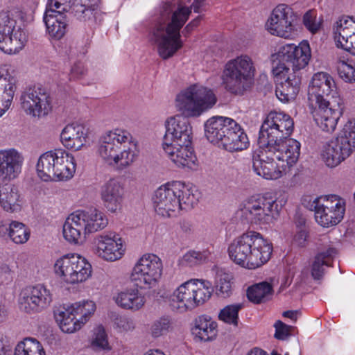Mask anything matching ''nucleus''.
Segmentation results:
<instances>
[{
  "mask_svg": "<svg viewBox=\"0 0 355 355\" xmlns=\"http://www.w3.org/2000/svg\"><path fill=\"white\" fill-rule=\"evenodd\" d=\"M208 258L207 252L189 251L181 259V264L186 266H194L204 263Z\"/></svg>",
  "mask_w": 355,
  "mask_h": 355,
  "instance_id": "nucleus-51",
  "label": "nucleus"
},
{
  "mask_svg": "<svg viewBox=\"0 0 355 355\" xmlns=\"http://www.w3.org/2000/svg\"><path fill=\"white\" fill-rule=\"evenodd\" d=\"M232 276L230 273L220 270L216 274V294L221 297H227L232 293L231 280Z\"/></svg>",
  "mask_w": 355,
  "mask_h": 355,
  "instance_id": "nucleus-48",
  "label": "nucleus"
},
{
  "mask_svg": "<svg viewBox=\"0 0 355 355\" xmlns=\"http://www.w3.org/2000/svg\"><path fill=\"white\" fill-rule=\"evenodd\" d=\"M20 101L26 113L33 116L46 115L51 109L49 94L46 89L40 87L26 88L21 94Z\"/></svg>",
  "mask_w": 355,
  "mask_h": 355,
  "instance_id": "nucleus-18",
  "label": "nucleus"
},
{
  "mask_svg": "<svg viewBox=\"0 0 355 355\" xmlns=\"http://www.w3.org/2000/svg\"><path fill=\"white\" fill-rule=\"evenodd\" d=\"M85 5L79 3H73V4L71 5L69 11L73 13L74 15L78 17V19L82 20L83 17L85 16L84 12H90L89 10H85Z\"/></svg>",
  "mask_w": 355,
  "mask_h": 355,
  "instance_id": "nucleus-57",
  "label": "nucleus"
},
{
  "mask_svg": "<svg viewBox=\"0 0 355 355\" xmlns=\"http://www.w3.org/2000/svg\"><path fill=\"white\" fill-rule=\"evenodd\" d=\"M173 330V322L171 316L164 315L155 319L150 328V333L153 338L166 335Z\"/></svg>",
  "mask_w": 355,
  "mask_h": 355,
  "instance_id": "nucleus-44",
  "label": "nucleus"
},
{
  "mask_svg": "<svg viewBox=\"0 0 355 355\" xmlns=\"http://www.w3.org/2000/svg\"><path fill=\"white\" fill-rule=\"evenodd\" d=\"M241 308V304H235L226 306L225 308L220 310L218 318L220 320H223L226 323L237 326L239 321L238 314L239 310Z\"/></svg>",
  "mask_w": 355,
  "mask_h": 355,
  "instance_id": "nucleus-50",
  "label": "nucleus"
},
{
  "mask_svg": "<svg viewBox=\"0 0 355 355\" xmlns=\"http://www.w3.org/2000/svg\"><path fill=\"white\" fill-rule=\"evenodd\" d=\"M95 309L96 305L92 301L78 302L58 309L55 312V318L62 331L73 333L81 328Z\"/></svg>",
  "mask_w": 355,
  "mask_h": 355,
  "instance_id": "nucleus-9",
  "label": "nucleus"
},
{
  "mask_svg": "<svg viewBox=\"0 0 355 355\" xmlns=\"http://www.w3.org/2000/svg\"><path fill=\"white\" fill-rule=\"evenodd\" d=\"M71 8V0H49L46 11H54L58 14H64Z\"/></svg>",
  "mask_w": 355,
  "mask_h": 355,
  "instance_id": "nucleus-53",
  "label": "nucleus"
},
{
  "mask_svg": "<svg viewBox=\"0 0 355 355\" xmlns=\"http://www.w3.org/2000/svg\"><path fill=\"white\" fill-rule=\"evenodd\" d=\"M131 134L123 129H115L103 134L99 139L98 153L102 160L111 165L116 158V155L126 144L132 142Z\"/></svg>",
  "mask_w": 355,
  "mask_h": 355,
  "instance_id": "nucleus-15",
  "label": "nucleus"
},
{
  "mask_svg": "<svg viewBox=\"0 0 355 355\" xmlns=\"http://www.w3.org/2000/svg\"><path fill=\"white\" fill-rule=\"evenodd\" d=\"M78 211L71 214L63 225V236L71 243H83L87 233Z\"/></svg>",
  "mask_w": 355,
  "mask_h": 355,
  "instance_id": "nucleus-32",
  "label": "nucleus"
},
{
  "mask_svg": "<svg viewBox=\"0 0 355 355\" xmlns=\"http://www.w3.org/2000/svg\"><path fill=\"white\" fill-rule=\"evenodd\" d=\"M297 15L286 4H279L272 10L266 26L270 34L288 38L294 29Z\"/></svg>",
  "mask_w": 355,
  "mask_h": 355,
  "instance_id": "nucleus-17",
  "label": "nucleus"
},
{
  "mask_svg": "<svg viewBox=\"0 0 355 355\" xmlns=\"http://www.w3.org/2000/svg\"><path fill=\"white\" fill-rule=\"evenodd\" d=\"M272 295V286L266 282L257 284L247 291L248 300L255 304L265 302L270 299Z\"/></svg>",
  "mask_w": 355,
  "mask_h": 355,
  "instance_id": "nucleus-42",
  "label": "nucleus"
},
{
  "mask_svg": "<svg viewBox=\"0 0 355 355\" xmlns=\"http://www.w3.org/2000/svg\"><path fill=\"white\" fill-rule=\"evenodd\" d=\"M62 150L49 151L42 155L37 162L36 169L40 179L43 181L55 180L57 160L60 158Z\"/></svg>",
  "mask_w": 355,
  "mask_h": 355,
  "instance_id": "nucleus-34",
  "label": "nucleus"
},
{
  "mask_svg": "<svg viewBox=\"0 0 355 355\" xmlns=\"http://www.w3.org/2000/svg\"><path fill=\"white\" fill-rule=\"evenodd\" d=\"M268 148L259 146L252 154V168L259 175L267 180H276L281 177L282 171L275 162L274 154L268 152Z\"/></svg>",
  "mask_w": 355,
  "mask_h": 355,
  "instance_id": "nucleus-20",
  "label": "nucleus"
},
{
  "mask_svg": "<svg viewBox=\"0 0 355 355\" xmlns=\"http://www.w3.org/2000/svg\"><path fill=\"white\" fill-rule=\"evenodd\" d=\"M24 158L15 149L0 150V178L11 180L21 173Z\"/></svg>",
  "mask_w": 355,
  "mask_h": 355,
  "instance_id": "nucleus-25",
  "label": "nucleus"
},
{
  "mask_svg": "<svg viewBox=\"0 0 355 355\" xmlns=\"http://www.w3.org/2000/svg\"><path fill=\"white\" fill-rule=\"evenodd\" d=\"M201 19L202 17L198 16L196 18L190 21L182 30V35L185 37H189L192 31L199 25Z\"/></svg>",
  "mask_w": 355,
  "mask_h": 355,
  "instance_id": "nucleus-58",
  "label": "nucleus"
},
{
  "mask_svg": "<svg viewBox=\"0 0 355 355\" xmlns=\"http://www.w3.org/2000/svg\"><path fill=\"white\" fill-rule=\"evenodd\" d=\"M52 294L44 286L39 284L24 288L19 298V309L27 313H36L49 306Z\"/></svg>",
  "mask_w": 355,
  "mask_h": 355,
  "instance_id": "nucleus-16",
  "label": "nucleus"
},
{
  "mask_svg": "<svg viewBox=\"0 0 355 355\" xmlns=\"http://www.w3.org/2000/svg\"><path fill=\"white\" fill-rule=\"evenodd\" d=\"M55 180H63L71 178L76 171L74 157L63 150L60 159L57 160Z\"/></svg>",
  "mask_w": 355,
  "mask_h": 355,
  "instance_id": "nucleus-41",
  "label": "nucleus"
},
{
  "mask_svg": "<svg viewBox=\"0 0 355 355\" xmlns=\"http://www.w3.org/2000/svg\"><path fill=\"white\" fill-rule=\"evenodd\" d=\"M163 270L161 259L155 254H145L133 268L130 278L135 286L140 288L155 286Z\"/></svg>",
  "mask_w": 355,
  "mask_h": 355,
  "instance_id": "nucleus-11",
  "label": "nucleus"
},
{
  "mask_svg": "<svg viewBox=\"0 0 355 355\" xmlns=\"http://www.w3.org/2000/svg\"><path fill=\"white\" fill-rule=\"evenodd\" d=\"M272 243L257 232L250 231L236 237L228 248L230 259L248 269L257 268L270 259Z\"/></svg>",
  "mask_w": 355,
  "mask_h": 355,
  "instance_id": "nucleus-4",
  "label": "nucleus"
},
{
  "mask_svg": "<svg viewBox=\"0 0 355 355\" xmlns=\"http://www.w3.org/2000/svg\"><path fill=\"white\" fill-rule=\"evenodd\" d=\"M233 120L231 118L220 116L209 119L205 123V133L207 140L219 147Z\"/></svg>",
  "mask_w": 355,
  "mask_h": 355,
  "instance_id": "nucleus-29",
  "label": "nucleus"
},
{
  "mask_svg": "<svg viewBox=\"0 0 355 355\" xmlns=\"http://www.w3.org/2000/svg\"><path fill=\"white\" fill-rule=\"evenodd\" d=\"M87 129L82 124H69L62 131L60 138L67 148L78 150L86 142Z\"/></svg>",
  "mask_w": 355,
  "mask_h": 355,
  "instance_id": "nucleus-31",
  "label": "nucleus"
},
{
  "mask_svg": "<svg viewBox=\"0 0 355 355\" xmlns=\"http://www.w3.org/2000/svg\"><path fill=\"white\" fill-rule=\"evenodd\" d=\"M153 200L158 215L172 217L180 210L192 208L196 204L198 198L191 188L183 182L175 181L158 188Z\"/></svg>",
  "mask_w": 355,
  "mask_h": 355,
  "instance_id": "nucleus-5",
  "label": "nucleus"
},
{
  "mask_svg": "<svg viewBox=\"0 0 355 355\" xmlns=\"http://www.w3.org/2000/svg\"><path fill=\"white\" fill-rule=\"evenodd\" d=\"M248 355H267L266 353L260 349H254L250 351Z\"/></svg>",
  "mask_w": 355,
  "mask_h": 355,
  "instance_id": "nucleus-64",
  "label": "nucleus"
},
{
  "mask_svg": "<svg viewBox=\"0 0 355 355\" xmlns=\"http://www.w3.org/2000/svg\"><path fill=\"white\" fill-rule=\"evenodd\" d=\"M204 0H194L190 7L182 6L176 1H166L160 11V21L153 31L157 51L164 59L172 57L183 46L180 29L186 23L191 9L200 12Z\"/></svg>",
  "mask_w": 355,
  "mask_h": 355,
  "instance_id": "nucleus-3",
  "label": "nucleus"
},
{
  "mask_svg": "<svg viewBox=\"0 0 355 355\" xmlns=\"http://www.w3.org/2000/svg\"><path fill=\"white\" fill-rule=\"evenodd\" d=\"M115 302L123 309L137 311L144 305L145 299L138 290H131L119 293Z\"/></svg>",
  "mask_w": 355,
  "mask_h": 355,
  "instance_id": "nucleus-39",
  "label": "nucleus"
},
{
  "mask_svg": "<svg viewBox=\"0 0 355 355\" xmlns=\"http://www.w3.org/2000/svg\"><path fill=\"white\" fill-rule=\"evenodd\" d=\"M66 15L54 11H45L43 17L49 34L56 40L61 39L66 33L67 26Z\"/></svg>",
  "mask_w": 355,
  "mask_h": 355,
  "instance_id": "nucleus-36",
  "label": "nucleus"
},
{
  "mask_svg": "<svg viewBox=\"0 0 355 355\" xmlns=\"http://www.w3.org/2000/svg\"><path fill=\"white\" fill-rule=\"evenodd\" d=\"M275 328V337L279 340H285L291 336V331L294 329L292 326L287 325L280 320H277L274 325Z\"/></svg>",
  "mask_w": 355,
  "mask_h": 355,
  "instance_id": "nucleus-55",
  "label": "nucleus"
},
{
  "mask_svg": "<svg viewBox=\"0 0 355 355\" xmlns=\"http://www.w3.org/2000/svg\"><path fill=\"white\" fill-rule=\"evenodd\" d=\"M338 74L340 77L347 83L355 80V69L350 64L343 62L338 66Z\"/></svg>",
  "mask_w": 355,
  "mask_h": 355,
  "instance_id": "nucleus-54",
  "label": "nucleus"
},
{
  "mask_svg": "<svg viewBox=\"0 0 355 355\" xmlns=\"http://www.w3.org/2000/svg\"><path fill=\"white\" fill-rule=\"evenodd\" d=\"M56 274L68 284H76L87 279L92 274V266L77 254H67L58 259L54 265Z\"/></svg>",
  "mask_w": 355,
  "mask_h": 355,
  "instance_id": "nucleus-13",
  "label": "nucleus"
},
{
  "mask_svg": "<svg viewBox=\"0 0 355 355\" xmlns=\"http://www.w3.org/2000/svg\"><path fill=\"white\" fill-rule=\"evenodd\" d=\"M110 166H116L119 169H124L135 162L136 155L130 148H128V149L122 148Z\"/></svg>",
  "mask_w": 355,
  "mask_h": 355,
  "instance_id": "nucleus-49",
  "label": "nucleus"
},
{
  "mask_svg": "<svg viewBox=\"0 0 355 355\" xmlns=\"http://www.w3.org/2000/svg\"><path fill=\"white\" fill-rule=\"evenodd\" d=\"M311 58V49L308 42L304 41L296 46L286 44L272 55V72L278 78L285 80L277 84L276 96L283 102L295 98L301 85V77L297 71L304 68Z\"/></svg>",
  "mask_w": 355,
  "mask_h": 355,
  "instance_id": "nucleus-2",
  "label": "nucleus"
},
{
  "mask_svg": "<svg viewBox=\"0 0 355 355\" xmlns=\"http://www.w3.org/2000/svg\"><path fill=\"white\" fill-rule=\"evenodd\" d=\"M24 12L19 9L0 12V49L8 54L18 53L26 42L25 33L16 28L17 19H24Z\"/></svg>",
  "mask_w": 355,
  "mask_h": 355,
  "instance_id": "nucleus-7",
  "label": "nucleus"
},
{
  "mask_svg": "<svg viewBox=\"0 0 355 355\" xmlns=\"http://www.w3.org/2000/svg\"><path fill=\"white\" fill-rule=\"evenodd\" d=\"M193 288V299L196 302V307L204 304L208 300L211 295L212 290L210 288L211 284L209 282L200 281L199 279H191Z\"/></svg>",
  "mask_w": 355,
  "mask_h": 355,
  "instance_id": "nucleus-45",
  "label": "nucleus"
},
{
  "mask_svg": "<svg viewBox=\"0 0 355 355\" xmlns=\"http://www.w3.org/2000/svg\"><path fill=\"white\" fill-rule=\"evenodd\" d=\"M249 145L247 135L236 121L233 120L229 130L226 132L225 136L220 142L219 148L228 152L234 153L246 149Z\"/></svg>",
  "mask_w": 355,
  "mask_h": 355,
  "instance_id": "nucleus-27",
  "label": "nucleus"
},
{
  "mask_svg": "<svg viewBox=\"0 0 355 355\" xmlns=\"http://www.w3.org/2000/svg\"><path fill=\"white\" fill-rule=\"evenodd\" d=\"M311 208L315 211L316 221L325 227L338 224L343 218L345 202L336 195L315 198Z\"/></svg>",
  "mask_w": 355,
  "mask_h": 355,
  "instance_id": "nucleus-12",
  "label": "nucleus"
},
{
  "mask_svg": "<svg viewBox=\"0 0 355 355\" xmlns=\"http://www.w3.org/2000/svg\"><path fill=\"white\" fill-rule=\"evenodd\" d=\"M317 125L326 132H333L342 116L344 105L340 97L318 102V105H309Z\"/></svg>",
  "mask_w": 355,
  "mask_h": 355,
  "instance_id": "nucleus-14",
  "label": "nucleus"
},
{
  "mask_svg": "<svg viewBox=\"0 0 355 355\" xmlns=\"http://www.w3.org/2000/svg\"><path fill=\"white\" fill-rule=\"evenodd\" d=\"M268 152L274 154L279 161L286 162L287 165L292 166L298 160L300 155V144L292 138H284L282 141L266 144Z\"/></svg>",
  "mask_w": 355,
  "mask_h": 355,
  "instance_id": "nucleus-21",
  "label": "nucleus"
},
{
  "mask_svg": "<svg viewBox=\"0 0 355 355\" xmlns=\"http://www.w3.org/2000/svg\"><path fill=\"white\" fill-rule=\"evenodd\" d=\"M9 237L17 244L25 243L30 237V230L23 223L12 221L9 223Z\"/></svg>",
  "mask_w": 355,
  "mask_h": 355,
  "instance_id": "nucleus-47",
  "label": "nucleus"
},
{
  "mask_svg": "<svg viewBox=\"0 0 355 355\" xmlns=\"http://www.w3.org/2000/svg\"><path fill=\"white\" fill-rule=\"evenodd\" d=\"M175 102L181 114L166 121L162 145L191 144L192 128L188 118L198 117L211 109L216 103L217 98L211 89L194 84L178 94Z\"/></svg>",
  "mask_w": 355,
  "mask_h": 355,
  "instance_id": "nucleus-1",
  "label": "nucleus"
},
{
  "mask_svg": "<svg viewBox=\"0 0 355 355\" xmlns=\"http://www.w3.org/2000/svg\"><path fill=\"white\" fill-rule=\"evenodd\" d=\"M334 33L337 46L355 55V19L345 17L336 21Z\"/></svg>",
  "mask_w": 355,
  "mask_h": 355,
  "instance_id": "nucleus-23",
  "label": "nucleus"
},
{
  "mask_svg": "<svg viewBox=\"0 0 355 355\" xmlns=\"http://www.w3.org/2000/svg\"><path fill=\"white\" fill-rule=\"evenodd\" d=\"M10 347L6 346L3 341L0 340V355H10Z\"/></svg>",
  "mask_w": 355,
  "mask_h": 355,
  "instance_id": "nucleus-63",
  "label": "nucleus"
},
{
  "mask_svg": "<svg viewBox=\"0 0 355 355\" xmlns=\"http://www.w3.org/2000/svg\"><path fill=\"white\" fill-rule=\"evenodd\" d=\"M337 254L336 248L329 247L326 250L317 254L313 261L311 275L315 279H320L324 274V266H330L334 257Z\"/></svg>",
  "mask_w": 355,
  "mask_h": 355,
  "instance_id": "nucleus-40",
  "label": "nucleus"
},
{
  "mask_svg": "<svg viewBox=\"0 0 355 355\" xmlns=\"http://www.w3.org/2000/svg\"><path fill=\"white\" fill-rule=\"evenodd\" d=\"M94 243L98 255L106 261H114L121 259L123 254L121 239L115 233L98 235L94 239Z\"/></svg>",
  "mask_w": 355,
  "mask_h": 355,
  "instance_id": "nucleus-22",
  "label": "nucleus"
},
{
  "mask_svg": "<svg viewBox=\"0 0 355 355\" xmlns=\"http://www.w3.org/2000/svg\"><path fill=\"white\" fill-rule=\"evenodd\" d=\"M91 345L95 349H109L107 335L102 326H99L94 329V337L92 339Z\"/></svg>",
  "mask_w": 355,
  "mask_h": 355,
  "instance_id": "nucleus-52",
  "label": "nucleus"
},
{
  "mask_svg": "<svg viewBox=\"0 0 355 355\" xmlns=\"http://www.w3.org/2000/svg\"><path fill=\"white\" fill-rule=\"evenodd\" d=\"M294 122L292 118L283 112H270L264 120L258 138L259 146H264L269 142L282 141L290 137L293 132Z\"/></svg>",
  "mask_w": 355,
  "mask_h": 355,
  "instance_id": "nucleus-8",
  "label": "nucleus"
},
{
  "mask_svg": "<svg viewBox=\"0 0 355 355\" xmlns=\"http://www.w3.org/2000/svg\"><path fill=\"white\" fill-rule=\"evenodd\" d=\"M352 153L339 139L335 138L324 146L322 156L326 165L334 168Z\"/></svg>",
  "mask_w": 355,
  "mask_h": 355,
  "instance_id": "nucleus-33",
  "label": "nucleus"
},
{
  "mask_svg": "<svg viewBox=\"0 0 355 355\" xmlns=\"http://www.w3.org/2000/svg\"><path fill=\"white\" fill-rule=\"evenodd\" d=\"M77 211L85 225V229L87 234L103 230L108 224V220L105 214L96 209Z\"/></svg>",
  "mask_w": 355,
  "mask_h": 355,
  "instance_id": "nucleus-35",
  "label": "nucleus"
},
{
  "mask_svg": "<svg viewBox=\"0 0 355 355\" xmlns=\"http://www.w3.org/2000/svg\"><path fill=\"white\" fill-rule=\"evenodd\" d=\"M303 24L306 28L313 33H316L320 28V24L315 22V17L313 16L311 11L304 14L303 17Z\"/></svg>",
  "mask_w": 355,
  "mask_h": 355,
  "instance_id": "nucleus-56",
  "label": "nucleus"
},
{
  "mask_svg": "<svg viewBox=\"0 0 355 355\" xmlns=\"http://www.w3.org/2000/svg\"><path fill=\"white\" fill-rule=\"evenodd\" d=\"M336 97L340 96L333 78L325 72L315 73L309 86V105H318V102L334 99Z\"/></svg>",
  "mask_w": 355,
  "mask_h": 355,
  "instance_id": "nucleus-19",
  "label": "nucleus"
},
{
  "mask_svg": "<svg viewBox=\"0 0 355 355\" xmlns=\"http://www.w3.org/2000/svg\"><path fill=\"white\" fill-rule=\"evenodd\" d=\"M95 10H96L95 5H93L90 7H86L85 10H89L90 12H84L85 16L83 17L82 20L85 21L87 19H89L94 15V12L95 11Z\"/></svg>",
  "mask_w": 355,
  "mask_h": 355,
  "instance_id": "nucleus-61",
  "label": "nucleus"
},
{
  "mask_svg": "<svg viewBox=\"0 0 355 355\" xmlns=\"http://www.w3.org/2000/svg\"><path fill=\"white\" fill-rule=\"evenodd\" d=\"M298 313V311H286L282 315L284 317L288 318L293 321H296Z\"/></svg>",
  "mask_w": 355,
  "mask_h": 355,
  "instance_id": "nucleus-62",
  "label": "nucleus"
},
{
  "mask_svg": "<svg viewBox=\"0 0 355 355\" xmlns=\"http://www.w3.org/2000/svg\"><path fill=\"white\" fill-rule=\"evenodd\" d=\"M20 193L18 187L12 184H4L0 187V205L10 212L20 209Z\"/></svg>",
  "mask_w": 355,
  "mask_h": 355,
  "instance_id": "nucleus-38",
  "label": "nucleus"
},
{
  "mask_svg": "<svg viewBox=\"0 0 355 355\" xmlns=\"http://www.w3.org/2000/svg\"><path fill=\"white\" fill-rule=\"evenodd\" d=\"M17 79L5 68H0V117L11 105L17 89Z\"/></svg>",
  "mask_w": 355,
  "mask_h": 355,
  "instance_id": "nucleus-28",
  "label": "nucleus"
},
{
  "mask_svg": "<svg viewBox=\"0 0 355 355\" xmlns=\"http://www.w3.org/2000/svg\"><path fill=\"white\" fill-rule=\"evenodd\" d=\"M124 190L120 182L110 179L101 187L100 195L103 206L110 212L120 210L123 200Z\"/></svg>",
  "mask_w": 355,
  "mask_h": 355,
  "instance_id": "nucleus-24",
  "label": "nucleus"
},
{
  "mask_svg": "<svg viewBox=\"0 0 355 355\" xmlns=\"http://www.w3.org/2000/svg\"><path fill=\"white\" fill-rule=\"evenodd\" d=\"M255 68L252 59L241 55L229 61L223 74L225 88L234 94H243L253 83Z\"/></svg>",
  "mask_w": 355,
  "mask_h": 355,
  "instance_id": "nucleus-6",
  "label": "nucleus"
},
{
  "mask_svg": "<svg viewBox=\"0 0 355 355\" xmlns=\"http://www.w3.org/2000/svg\"><path fill=\"white\" fill-rule=\"evenodd\" d=\"M336 139L352 153L355 150V119H349L345 123Z\"/></svg>",
  "mask_w": 355,
  "mask_h": 355,
  "instance_id": "nucleus-46",
  "label": "nucleus"
},
{
  "mask_svg": "<svg viewBox=\"0 0 355 355\" xmlns=\"http://www.w3.org/2000/svg\"><path fill=\"white\" fill-rule=\"evenodd\" d=\"M307 232L305 230L297 232L293 238V243L300 247H304L306 242Z\"/></svg>",
  "mask_w": 355,
  "mask_h": 355,
  "instance_id": "nucleus-59",
  "label": "nucleus"
},
{
  "mask_svg": "<svg viewBox=\"0 0 355 355\" xmlns=\"http://www.w3.org/2000/svg\"><path fill=\"white\" fill-rule=\"evenodd\" d=\"M192 281L189 280L181 284L171 296V306L173 309L184 312L196 308L193 299Z\"/></svg>",
  "mask_w": 355,
  "mask_h": 355,
  "instance_id": "nucleus-30",
  "label": "nucleus"
},
{
  "mask_svg": "<svg viewBox=\"0 0 355 355\" xmlns=\"http://www.w3.org/2000/svg\"><path fill=\"white\" fill-rule=\"evenodd\" d=\"M242 216L252 224H270L279 216V206L275 200L264 197H251L241 208Z\"/></svg>",
  "mask_w": 355,
  "mask_h": 355,
  "instance_id": "nucleus-10",
  "label": "nucleus"
},
{
  "mask_svg": "<svg viewBox=\"0 0 355 355\" xmlns=\"http://www.w3.org/2000/svg\"><path fill=\"white\" fill-rule=\"evenodd\" d=\"M14 355H46V353L37 339L26 338L17 345Z\"/></svg>",
  "mask_w": 355,
  "mask_h": 355,
  "instance_id": "nucleus-43",
  "label": "nucleus"
},
{
  "mask_svg": "<svg viewBox=\"0 0 355 355\" xmlns=\"http://www.w3.org/2000/svg\"><path fill=\"white\" fill-rule=\"evenodd\" d=\"M217 324L211 318L202 315L196 319L192 334L200 341H210L217 335Z\"/></svg>",
  "mask_w": 355,
  "mask_h": 355,
  "instance_id": "nucleus-37",
  "label": "nucleus"
},
{
  "mask_svg": "<svg viewBox=\"0 0 355 355\" xmlns=\"http://www.w3.org/2000/svg\"><path fill=\"white\" fill-rule=\"evenodd\" d=\"M163 148L168 158L178 167L191 168L196 165V157L191 144L163 145Z\"/></svg>",
  "mask_w": 355,
  "mask_h": 355,
  "instance_id": "nucleus-26",
  "label": "nucleus"
},
{
  "mask_svg": "<svg viewBox=\"0 0 355 355\" xmlns=\"http://www.w3.org/2000/svg\"><path fill=\"white\" fill-rule=\"evenodd\" d=\"M85 73V69L83 66L80 64H76L71 71L70 78H78Z\"/></svg>",
  "mask_w": 355,
  "mask_h": 355,
  "instance_id": "nucleus-60",
  "label": "nucleus"
}]
</instances>
